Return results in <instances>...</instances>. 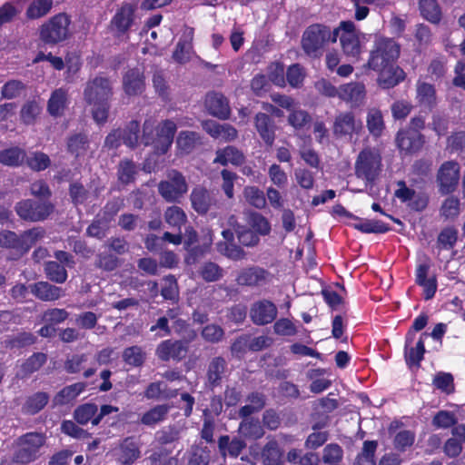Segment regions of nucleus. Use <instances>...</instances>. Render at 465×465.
I'll use <instances>...</instances> for the list:
<instances>
[{
    "label": "nucleus",
    "mask_w": 465,
    "mask_h": 465,
    "mask_svg": "<svg viewBox=\"0 0 465 465\" xmlns=\"http://www.w3.org/2000/svg\"><path fill=\"white\" fill-rule=\"evenodd\" d=\"M250 316L255 324H268L276 318L277 308L270 301H260L252 304Z\"/></svg>",
    "instance_id": "obj_16"
},
{
    "label": "nucleus",
    "mask_w": 465,
    "mask_h": 465,
    "mask_svg": "<svg viewBox=\"0 0 465 465\" xmlns=\"http://www.w3.org/2000/svg\"><path fill=\"white\" fill-rule=\"evenodd\" d=\"M176 144L182 153H190L201 144V137L195 132L183 131L179 133Z\"/></svg>",
    "instance_id": "obj_37"
},
{
    "label": "nucleus",
    "mask_w": 465,
    "mask_h": 465,
    "mask_svg": "<svg viewBox=\"0 0 465 465\" xmlns=\"http://www.w3.org/2000/svg\"><path fill=\"white\" fill-rule=\"evenodd\" d=\"M400 52V45L392 38L376 37L364 67L371 70L384 68V66L396 62Z\"/></svg>",
    "instance_id": "obj_3"
},
{
    "label": "nucleus",
    "mask_w": 465,
    "mask_h": 465,
    "mask_svg": "<svg viewBox=\"0 0 465 465\" xmlns=\"http://www.w3.org/2000/svg\"><path fill=\"white\" fill-rule=\"evenodd\" d=\"M42 111L41 104L33 100L26 102L21 108L20 116L23 123L32 124Z\"/></svg>",
    "instance_id": "obj_51"
},
{
    "label": "nucleus",
    "mask_w": 465,
    "mask_h": 465,
    "mask_svg": "<svg viewBox=\"0 0 465 465\" xmlns=\"http://www.w3.org/2000/svg\"><path fill=\"white\" fill-rule=\"evenodd\" d=\"M433 385L441 391L450 394L454 391L453 377L450 373L439 372L433 379Z\"/></svg>",
    "instance_id": "obj_64"
},
{
    "label": "nucleus",
    "mask_w": 465,
    "mask_h": 465,
    "mask_svg": "<svg viewBox=\"0 0 465 465\" xmlns=\"http://www.w3.org/2000/svg\"><path fill=\"white\" fill-rule=\"evenodd\" d=\"M218 446L223 456L229 455L230 457L236 458L246 448V443L241 438H231L228 435H223L220 437Z\"/></svg>",
    "instance_id": "obj_32"
},
{
    "label": "nucleus",
    "mask_w": 465,
    "mask_h": 465,
    "mask_svg": "<svg viewBox=\"0 0 465 465\" xmlns=\"http://www.w3.org/2000/svg\"><path fill=\"white\" fill-rule=\"evenodd\" d=\"M381 166L380 153L376 150L364 149L359 153L355 163V173L359 178L372 182L379 175Z\"/></svg>",
    "instance_id": "obj_8"
},
{
    "label": "nucleus",
    "mask_w": 465,
    "mask_h": 465,
    "mask_svg": "<svg viewBox=\"0 0 465 465\" xmlns=\"http://www.w3.org/2000/svg\"><path fill=\"white\" fill-rule=\"evenodd\" d=\"M161 294L165 300L176 301L178 299L179 290L174 276L169 275L163 279V286Z\"/></svg>",
    "instance_id": "obj_63"
},
{
    "label": "nucleus",
    "mask_w": 465,
    "mask_h": 465,
    "mask_svg": "<svg viewBox=\"0 0 465 465\" xmlns=\"http://www.w3.org/2000/svg\"><path fill=\"white\" fill-rule=\"evenodd\" d=\"M25 153L16 147L0 152V163L5 165L17 166L25 161Z\"/></svg>",
    "instance_id": "obj_53"
},
{
    "label": "nucleus",
    "mask_w": 465,
    "mask_h": 465,
    "mask_svg": "<svg viewBox=\"0 0 465 465\" xmlns=\"http://www.w3.org/2000/svg\"><path fill=\"white\" fill-rule=\"evenodd\" d=\"M249 225L257 235H268L271 232V224L267 218L258 213H252L249 217Z\"/></svg>",
    "instance_id": "obj_55"
},
{
    "label": "nucleus",
    "mask_w": 465,
    "mask_h": 465,
    "mask_svg": "<svg viewBox=\"0 0 465 465\" xmlns=\"http://www.w3.org/2000/svg\"><path fill=\"white\" fill-rule=\"evenodd\" d=\"M70 17L60 13L54 15L47 22L42 25L40 28V38L48 45H55L67 40L71 36Z\"/></svg>",
    "instance_id": "obj_5"
},
{
    "label": "nucleus",
    "mask_w": 465,
    "mask_h": 465,
    "mask_svg": "<svg viewBox=\"0 0 465 465\" xmlns=\"http://www.w3.org/2000/svg\"><path fill=\"white\" fill-rule=\"evenodd\" d=\"M183 123L175 124L172 120H165L156 128L154 136V122L152 119L145 120L143 123V134L142 142L144 145L153 144L158 153H165L171 147L173 135L178 125H183Z\"/></svg>",
    "instance_id": "obj_1"
},
{
    "label": "nucleus",
    "mask_w": 465,
    "mask_h": 465,
    "mask_svg": "<svg viewBox=\"0 0 465 465\" xmlns=\"http://www.w3.org/2000/svg\"><path fill=\"white\" fill-rule=\"evenodd\" d=\"M199 273L206 282H216L223 275V269L213 262L203 263L200 268Z\"/></svg>",
    "instance_id": "obj_59"
},
{
    "label": "nucleus",
    "mask_w": 465,
    "mask_h": 465,
    "mask_svg": "<svg viewBox=\"0 0 465 465\" xmlns=\"http://www.w3.org/2000/svg\"><path fill=\"white\" fill-rule=\"evenodd\" d=\"M244 156L238 149L233 146H226L223 149L216 151V157L213 163H220L222 165H227L232 163L233 165H239L243 163Z\"/></svg>",
    "instance_id": "obj_35"
},
{
    "label": "nucleus",
    "mask_w": 465,
    "mask_h": 465,
    "mask_svg": "<svg viewBox=\"0 0 465 465\" xmlns=\"http://www.w3.org/2000/svg\"><path fill=\"white\" fill-rule=\"evenodd\" d=\"M187 347L182 341L165 340L155 350L156 356L163 361L170 359L182 360L185 357Z\"/></svg>",
    "instance_id": "obj_17"
},
{
    "label": "nucleus",
    "mask_w": 465,
    "mask_h": 465,
    "mask_svg": "<svg viewBox=\"0 0 465 465\" xmlns=\"http://www.w3.org/2000/svg\"><path fill=\"white\" fill-rule=\"evenodd\" d=\"M50 396L45 391H36L26 397L22 412L25 415H35L40 412L49 402Z\"/></svg>",
    "instance_id": "obj_31"
},
{
    "label": "nucleus",
    "mask_w": 465,
    "mask_h": 465,
    "mask_svg": "<svg viewBox=\"0 0 465 465\" xmlns=\"http://www.w3.org/2000/svg\"><path fill=\"white\" fill-rule=\"evenodd\" d=\"M113 94L112 83L105 77H95L89 81L84 91L87 104L109 100Z\"/></svg>",
    "instance_id": "obj_11"
},
{
    "label": "nucleus",
    "mask_w": 465,
    "mask_h": 465,
    "mask_svg": "<svg viewBox=\"0 0 465 465\" xmlns=\"http://www.w3.org/2000/svg\"><path fill=\"white\" fill-rule=\"evenodd\" d=\"M46 277L56 283H64L67 279L65 268L57 262H47L45 264Z\"/></svg>",
    "instance_id": "obj_46"
},
{
    "label": "nucleus",
    "mask_w": 465,
    "mask_h": 465,
    "mask_svg": "<svg viewBox=\"0 0 465 465\" xmlns=\"http://www.w3.org/2000/svg\"><path fill=\"white\" fill-rule=\"evenodd\" d=\"M85 388L84 383L77 382L64 387L55 394L53 399L54 405H65L74 401L77 396L84 391Z\"/></svg>",
    "instance_id": "obj_36"
},
{
    "label": "nucleus",
    "mask_w": 465,
    "mask_h": 465,
    "mask_svg": "<svg viewBox=\"0 0 465 465\" xmlns=\"http://www.w3.org/2000/svg\"><path fill=\"white\" fill-rule=\"evenodd\" d=\"M419 9L423 18L431 24L441 20V10L436 0H419Z\"/></svg>",
    "instance_id": "obj_38"
},
{
    "label": "nucleus",
    "mask_w": 465,
    "mask_h": 465,
    "mask_svg": "<svg viewBox=\"0 0 465 465\" xmlns=\"http://www.w3.org/2000/svg\"><path fill=\"white\" fill-rule=\"evenodd\" d=\"M190 201L193 209L199 214H205L217 202L213 191L198 185L195 186L190 194Z\"/></svg>",
    "instance_id": "obj_14"
},
{
    "label": "nucleus",
    "mask_w": 465,
    "mask_h": 465,
    "mask_svg": "<svg viewBox=\"0 0 465 465\" xmlns=\"http://www.w3.org/2000/svg\"><path fill=\"white\" fill-rule=\"evenodd\" d=\"M334 31L338 32V38L343 54L349 58L359 60L361 54V33L357 30L354 23L342 21Z\"/></svg>",
    "instance_id": "obj_6"
},
{
    "label": "nucleus",
    "mask_w": 465,
    "mask_h": 465,
    "mask_svg": "<svg viewBox=\"0 0 465 465\" xmlns=\"http://www.w3.org/2000/svg\"><path fill=\"white\" fill-rule=\"evenodd\" d=\"M188 191L185 177L177 170H170L166 174V180L158 184L160 195L169 203H175Z\"/></svg>",
    "instance_id": "obj_7"
},
{
    "label": "nucleus",
    "mask_w": 465,
    "mask_h": 465,
    "mask_svg": "<svg viewBox=\"0 0 465 465\" xmlns=\"http://www.w3.org/2000/svg\"><path fill=\"white\" fill-rule=\"evenodd\" d=\"M203 130L214 139L231 142L237 138V130L229 124H219L209 120L203 123Z\"/></svg>",
    "instance_id": "obj_24"
},
{
    "label": "nucleus",
    "mask_w": 465,
    "mask_h": 465,
    "mask_svg": "<svg viewBox=\"0 0 465 465\" xmlns=\"http://www.w3.org/2000/svg\"><path fill=\"white\" fill-rule=\"evenodd\" d=\"M31 292L44 302H54L64 296L61 287L53 285L47 282H38L29 286Z\"/></svg>",
    "instance_id": "obj_26"
},
{
    "label": "nucleus",
    "mask_w": 465,
    "mask_h": 465,
    "mask_svg": "<svg viewBox=\"0 0 465 465\" xmlns=\"http://www.w3.org/2000/svg\"><path fill=\"white\" fill-rule=\"evenodd\" d=\"M343 457L341 447L336 443H331L324 447L322 450V461L325 464L339 465Z\"/></svg>",
    "instance_id": "obj_57"
},
{
    "label": "nucleus",
    "mask_w": 465,
    "mask_h": 465,
    "mask_svg": "<svg viewBox=\"0 0 465 465\" xmlns=\"http://www.w3.org/2000/svg\"><path fill=\"white\" fill-rule=\"evenodd\" d=\"M415 99L420 107L431 110L437 104L434 85L419 79L416 83Z\"/></svg>",
    "instance_id": "obj_27"
},
{
    "label": "nucleus",
    "mask_w": 465,
    "mask_h": 465,
    "mask_svg": "<svg viewBox=\"0 0 465 465\" xmlns=\"http://www.w3.org/2000/svg\"><path fill=\"white\" fill-rule=\"evenodd\" d=\"M414 334L410 331L406 336L405 341V361L409 366H420L425 353L424 338L427 333H422L414 347H410L413 341Z\"/></svg>",
    "instance_id": "obj_21"
},
{
    "label": "nucleus",
    "mask_w": 465,
    "mask_h": 465,
    "mask_svg": "<svg viewBox=\"0 0 465 465\" xmlns=\"http://www.w3.org/2000/svg\"><path fill=\"white\" fill-rule=\"evenodd\" d=\"M123 360L127 365L139 367L145 361V352L140 346H131L124 351Z\"/></svg>",
    "instance_id": "obj_48"
},
{
    "label": "nucleus",
    "mask_w": 465,
    "mask_h": 465,
    "mask_svg": "<svg viewBox=\"0 0 465 465\" xmlns=\"http://www.w3.org/2000/svg\"><path fill=\"white\" fill-rule=\"evenodd\" d=\"M46 360L47 357L45 353H34L22 363L18 375H20L22 378L31 375L35 371H38L46 362Z\"/></svg>",
    "instance_id": "obj_40"
},
{
    "label": "nucleus",
    "mask_w": 465,
    "mask_h": 465,
    "mask_svg": "<svg viewBox=\"0 0 465 465\" xmlns=\"http://www.w3.org/2000/svg\"><path fill=\"white\" fill-rule=\"evenodd\" d=\"M354 227L355 229L365 233H381L389 230L388 225L375 220L361 221L358 223H355Z\"/></svg>",
    "instance_id": "obj_61"
},
{
    "label": "nucleus",
    "mask_w": 465,
    "mask_h": 465,
    "mask_svg": "<svg viewBox=\"0 0 465 465\" xmlns=\"http://www.w3.org/2000/svg\"><path fill=\"white\" fill-rule=\"evenodd\" d=\"M217 251L233 261H240L245 258V252L233 242H218Z\"/></svg>",
    "instance_id": "obj_58"
},
{
    "label": "nucleus",
    "mask_w": 465,
    "mask_h": 465,
    "mask_svg": "<svg viewBox=\"0 0 465 465\" xmlns=\"http://www.w3.org/2000/svg\"><path fill=\"white\" fill-rule=\"evenodd\" d=\"M398 147L406 153H415L424 144V137L416 130H401L396 137Z\"/></svg>",
    "instance_id": "obj_22"
},
{
    "label": "nucleus",
    "mask_w": 465,
    "mask_h": 465,
    "mask_svg": "<svg viewBox=\"0 0 465 465\" xmlns=\"http://www.w3.org/2000/svg\"><path fill=\"white\" fill-rule=\"evenodd\" d=\"M338 39V32L331 30L330 27L315 24L310 25L302 34V47L303 51L312 57H319L324 46Z\"/></svg>",
    "instance_id": "obj_2"
},
{
    "label": "nucleus",
    "mask_w": 465,
    "mask_h": 465,
    "mask_svg": "<svg viewBox=\"0 0 465 465\" xmlns=\"http://www.w3.org/2000/svg\"><path fill=\"white\" fill-rule=\"evenodd\" d=\"M138 441L134 437L121 440L113 450V455L121 465L133 464L140 457Z\"/></svg>",
    "instance_id": "obj_13"
},
{
    "label": "nucleus",
    "mask_w": 465,
    "mask_h": 465,
    "mask_svg": "<svg viewBox=\"0 0 465 465\" xmlns=\"http://www.w3.org/2000/svg\"><path fill=\"white\" fill-rule=\"evenodd\" d=\"M228 371L227 361L222 356L213 357L207 368V381L212 387L219 386Z\"/></svg>",
    "instance_id": "obj_29"
},
{
    "label": "nucleus",
    "mask_w": 465,
    "mask_h": 465,
    "mask_svg": "<svg viewBox=\"0 0 465 465\" xmlns=\"http://www.w3.org/2000/svg\"><path fill=\"white\" fill-rule=\"evenodd\" d=\"M255 127L262 139L268 145H272L275 139L274 124L272 119L263 113L255 116Z\"/></svg>",
    "instance_id": "obj_33"
},
{
    "label": "nucleus",
    "mask_w": 465,
    "mask_h": 465,
    "mask_svg": "<svg viewBox=\"0 0 465 465\" xmlns=\"http://www.w3.org/2000/svg\"><path fill=\"white\" fill-rule=\"evenodd\" d=\"M144 76L138 68L128 70L123 77V87L126 94L138 95L144 89Z\"/></svg>",
    "instance_id": "obj_28"
},
{
    "label": "nucleus",
    "mask_w": 465,
    "mask_h": 465,
    "mask_svg": "<svg viewBox=\"0 0 465 465\" xmlns=\"http://www.w3.org/2000/svg\"><path fill=\"white\" fill-rule=\"evenodd\" d=\"M25 84L18 80H11L5 83L1 91V97L4 99H15L25 90Z\"/></svg>",
    "instance_id": "obj_62"
},
{
    "label": "nucleus",
    "mask_w": 465,
    "mask_h": 465,
    "mask_svg": "<svg viewBox=\"0 0 465 465\" xmlns=\"http://www.w3.org/2000/svg\"><path fill=\"white\" fill-rule=\"evenodd\" d=\"M98 408L94 403H85L79 406L74 413L75 420L80 424H86L97 416Z\"/></svg>",
    "instance_id": "obj_52"
},
{
    "label": "nucleus",
    "mask_w": 465,
    "mask_h": 465,
    "mask_svg": "<svg viewBox=\"0 0 465 465\" xmlns=\"http://www.w3.org/2000/svg\"><path fill=\"white\" fill-rule=\"evenodd\" d=\"M437 179L440 191L443 194L452 193L460 180V165L457 162L448 161L443 163L439 171Z\"/></svg>",
    "instance_id": "obj_10"
},
{
    "label": "nucleus",
    "mask_w": 465,
    "mask_h": 465,
    "mask_svg": "<svg viewBox=\"0 0 465 465\" xmlns=\"http://www.w3.org/2000/svg\"><path fill=\"white\" fill-rule=\"evenodd\" d=\"M44 235L45 231L42 228H34L19 235L21 245L20 253L26 252L37 241L42 239Z\"/></svg>",
    "instance_id": "obj_45"
},
{
    "label": "nucleus",
    "mask_w": 465,
    "mask_h": 465,
    "mask_svg": "<svg viewBox=\"0 0 465 465\" xmlns=\"http://www.w3.org/2000/svg\"><path fill=\"white\" fill-rule=\"evenodd\" d=\"M176 391H168L167 386L163 381L152 382L148 385L144 391L147 399L173 398L176 396Z\"/></svg>",
    "instance_id": "obj_44"
},
{
    "label": "nucleus",
    "mask_w": 465,
    "mask_h": 465,
    "mask_svg": "<svg viewBox=\"0 0 465 465\" xmlns=\"http://www.w3.org/2000/svg\"><path fill=\"white\" fill-rule=\"evenodd\" d=\"M135 6L124 4L117 10L111 21V26L117 35H123L128 31L134 23Z\"/></svg>",
    "instance_id": "obj_19"
},
{
    "label": "nucleus",
    "mask_w": 465,
    "mask_h": 465,
    "mask_svg": "<svg viewBox=\"0 0 465 465\" xmlns=\"http://www.w3.org/2000/svg\"><path fill=\"white\" fill-rule=\"evenodd\" d=\"M164 220L171 227L180 229L186 223L187 216L182 208L173 205L165 210Z\"/></svg>",
    "instance_id": "obj_50"
},
{
    "label": "nucleus",
    "mask_w": 465,
    "mask_h": 465,
    "mask_svg": "<svg viewBox=\"0 0 465 465\" xmlns=\"http://www.w3.org/2000/svg\"><path fill=\"white\" fill-rule=\"evenodd\" d=\"M367 127L374 136H380L384 128L382 114L379 109L371 108L367 114Z\"/></svg>",
    "instance_id": "obj_47"
},
{
    "label": "nucleus",
    "mask_w": 465,
    "mask_h": 465,
    "mask_svg": "<svg viewBox=\"0 0 465 465\" xmlns=\"http://www.w3.org/2000/svg\"><path fill=\"white\" fill-rule=\"evenodd\" d=\"M377 445L375 440L364 441L362 451L358 455L355 465H375L374 454Z\"/></svg>",
    "instance_id": "obj_54"
},
{
    "label": "nucleus",
    "mask_w": 465,
    "mask_h": 465,
    "mask_svg": "<svg viewBox=\"0 0 465 465\" xmlns=\"http://www.w3.org/2000/svg\"><path fill=\"white\" fill-rule=\"evenodd\" d=\"M379 74L378 84L384 88L389 89L396 86L405 79L404 71L394 64L384 66V68L373 69Z\"/></svg>",
    "instance_id": "obj_18"
},
{
    "label": "nucleus",
    "mask_w": 465,
    "mask_h": 465,
    "mask_svg": "<svg viewBox=\"0 0 465 465\" xmlns=\"http://www.w3.org/2000/svg\"><path fill=\"white\" fill-rule=\"evenodd\" d=\"M310 121V114L305 110L296 108L295 106L291 110L288 116V123L297 130L303 128Z\"/></svg>",
    "instance_id": "obj_60"
},
{
    "label": "nucleus",
    "mask_w": 465,
    "mask_h": 465,
    "mask_svg": "<svg viewBox=\"0 0 465 465\" xmlns=\"http://www.w3.org/2000/svg\"><path fill=\"white\" fill-rule=\"evenodd\" d=\"M239 433L244 438L258 440L264 435V430L257 419H244L239 425Z\"/></svg>",
    "instance_id": "obj_39"
},
{
    "label": "nucleus",
    "mask_w": 465,
    "mask_h": 465,
    "mask_svg": "<svg viewBox=\"0 0 465 465\" xmlns=\"http://www.w3.org/2000/svg\"><path fill=\"white\" fill-rule=\"evenodd\" d=\"M53 5V0H34L26 10V15L30 19H38L47 15Z\"/></svg>",
    "instance_id": "obj_49"
},
{
    "label": "nucleus",
    "mask_w": 465,
    "mask_h": 465,
    "mask_svg": "<svg viewBox=\"0 0 465 465\" xmlns=\"http://www.w3.org/2000/svg\"><path fill=\"white\" fill-rule=\"evenodd\" d=\"M97 192L90 193L79 183H74L70 186V196L74 204H83L91 198H96Z\"/></svg>",
    "instance_id": "obj_56"
},
{
    "label": "nucleus",
    "mask_w": 465,
    "mask_h": 465,
    "mask_svg": "<svg viewBox=\"0 0 465 465\" xmlns=\"http://www.w3.org/2000/svg\"><path fill=\"white\" fill-rule=\"evenodd\" d=\"M245 201L257 209H263L266 206L264 193L256 186H246L242 192Z\"/></svg>",
    "instance_id": "obj_43"
},
{
    "label": "nucleus",
    "mask_w": 465,
    "mask_h": 465,
    "mask_svg": "<svg viewBox=\"0 0 465 465\" xmlns=\"http://www.w3.org/2000/svg\"><path fill=\"white\" fill-rule=\"evenodd\" d=\"M169 410L166 404L156 405L143 415L141 421L144 425L153 426L165 419Z\"/></svg>",
    "instance_id": "obj_42"
},
{
    "label": "nucleus",
    "mask_w": 465,
    "mask_h": 465,
    "mask_svg": "<svg viewBox=\"0 0 465 465\" xmlns=\"http://www.w3.org/2000/svg\"><path fill=\"white\" fill-rule=\"evenodd\" d=\"M69 104V97L67 90L64 88L55 89L47 103L48 113L54 117L64 114Z\"/></svg>",
    "instance_id": "obj_30"
},
{
    "label": "nucleus",
    "mask_w": 465,
    "mask_h": 465,
    "mask_svg": "<svg viewBox=\"0 0 465 465\" xmlns=\"http://www.w3.org/2000/svg\"><path fill=\"white\" fill-rule=\"evenodd\" d=\"M271 274L260 267H249L242 270L236 281L240 285L245 286H261L270 281Z\"/></svg>",
    "instance_id": "obj_23"
},
{
    "label": "nucleus",
    "mask_w": 465,
    "mask_h": 465,
    "mask_svg": "<svg viewBox=\"0 0 465 465\" xmlns=\"http://www.w3.org/2000/svg\"><path fill=\"white\" fill-rule=\"evenodd\" d=\"M339 98L351 107L362 105L366 99V88L361 82H351L340 85Z\"/></svg>",
    "instance_id": "obj_15"
},
{
    "label": "nucleus",
    "mask_w": 465,
    "mask_h": 465,
    "mask_svg": "<svg viewBox=\"0 0 465 465\" xmlns=\"http://www.w3.org/2000/svg\"><path fill=\"white\" fill-rule=\"evenodd\" d=\"M430 264L428 262L420 263L416 268L415 282L423 288L425 300H430L437 291V280L434 275H429Z\"/></svg>",
    "instance_id": "obj_20"
},
{
    "label": "nucleus",
    "mask_w": 465,
    "mask_h": 465,
    "mask_svg": "<svg viewBox=\"0 0 465 465\" xmlns=\"http://www.w3.org/2000/svg\"><path fill=\"white\" fill-rule=\"evenodd\" d=\"M192 35L193 30H190L189 40H180L173 53V58L179 64H186L189 62L193 55V45H192Z\"/></svg>",
    "instance_id": "obj_41"
},
{
    "label": "nucleus",
    "mask_w": 465,
    "mask_h": 465,
    "mask_svg": "<svg viewBox=\"0 0 465 465\" xmlns=\"http://www.w3.org/2000/svg\"><path fill=\"white\" fill-rule=\"evenodd\" d=\"M362 127L361 120L356 119L352 112L339 113L333 123V134L337 137L351 136Z\"/></svg>",
    "instance_id": "obj_12"
},
{
    "label": "nucleus",
    "mask_w": 465,
    "mask_h": 465,
    "mask_svg": "<svg viewBox=\"0 0 465 465\" xmlns=\"http://www.w3.org/2000/svg\"><path fill=\"white\" fill-rule=\"evenodd\" d=\"M45 442V437L38 432H27L17 438L13 444V461L26 465L40 456V449Z\"/></svg>",
    "instance_id": "obj_4"
},
{
    "label": "nucleus",
    "mask_w": 465,
    "mask_h": 465,
    "mask_svg": "<svg viewBox=\"0 0 465 465\" xmlns=\"http://www.w3.org/2000/svg\"><path fill=\"white\" fill-rule=\"evenodd\" d=\"M15 211L23 220L37 222L45 219L53 212V205L46 202L23 200L16 203Z\"/></svg>",
    "instance_id": "obj_9"
},
{
    "label": "nucleus",
    "mask_w": 465,
    "mask_h": 465,
    "mask_svg": "<svg viewBox=\"0 0 465 465\" xmlns=\"http://www.w3.org/2000/svg\"><path fill=\"white\" fill-rule=\"evenodd\" d=\"M205 106L208 112L217 118L227 119L230 116L229 102L222 94H208L205 99Z\"/></svg>",
    "instance_id": "obj_25"
},
{
    "label": "nucleus",
    "mask_w": 465,
    "mask_h": 465,
    "mask_svg": "<svg viewBox=\"0 0 465 465\" xmlns=\"http://www.w3.org/2000/svg\"><path fill=\"white\" fill-rule=\"evenodd\" d=\"M261 458L263 465H282L283 452L276 440L268 441L262 450Z\"/></svg>",
    "instance_id": "obj_34"
}]
</instances>
